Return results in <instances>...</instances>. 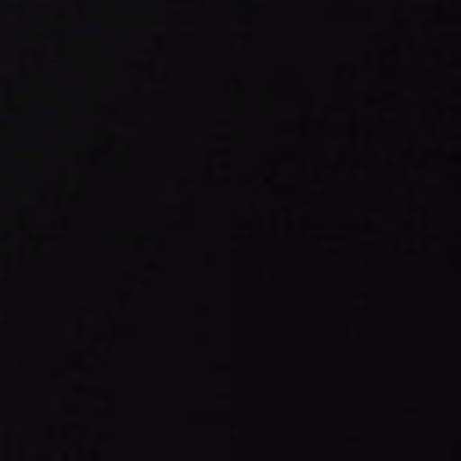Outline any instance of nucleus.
<instances>
[{
  "instance_id": "f257e3e1",
  "label": "nucleus",
  "mask_w": 461,
  "mask_h": 461,
  "mask_svg": "<svg viewBox=\"0 0 461 461\" xmlns=\"http://www.w3.org/2000/svg\"><path fill=\"white\" fill-rule=\"evenodd\" d=\"M376 461H380V309H376Z\"/></svg>"
},
{
  "instance_id": "f03ea898",
  "label": "nucleus",
  "mask_w": 461,
  "mask_h": 461,
  "mask_svg": "<svg viewBox=\"0 0 461 461\" xmlns=\"http://www.w3.org/2000/svg\"><path fill=\"white\" fill-rule=\"evenodd\" d=\"M357 459L358 453L355 443L350 438H345L333 461H357Z\"/></svg>"
},
{
  "instance_id": "7ed1b4c3",
  "label": "nucleus",
  "mask_w": 461,
  "mask_h": 461,
  "mask_svg": "<svg viewBox=\"0 0 461 461\" xmlns=\"http://www.w3.org/2000/svg\"><path fill=\"white\" fill-rule=\"evenodd\" d=\"M393 461H417V459L410 454L397 449L393 454Z\"/></svg>"
}]
</instances>
